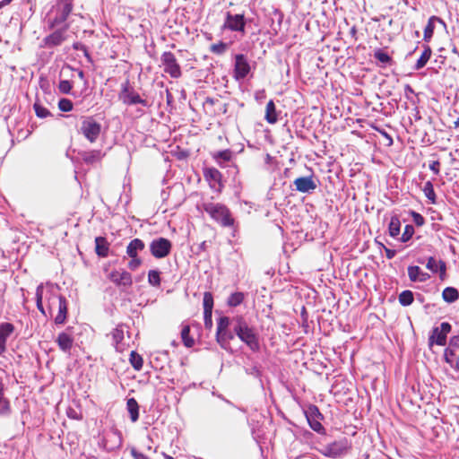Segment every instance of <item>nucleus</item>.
<instances>
[{
  "label": "nucleus",
  "instance_id": "obj_1",
  "mask_svg": "<svg viewBox=\"0 0 459 459\" xmlns=\"http://www.w3.org/2000/svg\"><path fill=\"white\" fill-rule=\"evenodd\" d=\"M233 330L236 335L245 342L252 351H258L260 344L258 336L253 327H250L242 316H236L232 318Z\"/></svg>",
  "mask_w": 459,
  "mask_h": 459
},
{
  "label": "nucleus",
  "instance_id": "obj_2",
  "mask_svg": "<svg viewBox=\"0 0 459 459\" xmlns=\"http://www.w3.org/2000/svg\"><path fill=\"white\" fill-rule=\"evenodd\" d=\"M204 211L209 214V216L223 228H230L235 224V219L229 209L223 204L205 202L203 204Z\"/></svg>",
  "mask_w": 459,
  "mask_h": 459
},
{
  "label": "nucleus",
  "instance_id": "obj_3",
  "mask_svg": "<svg viewBox=\"0 0 459 459\" xmlns=\"http://www.w3.org/2000/svg\"><path fill=\"white\" fill-rule=\"evenodd\" d=\"M118 99L127 106L141 104L143 107L148 106V101L143 99L138 92L131 86L129 80H126L121 85Z\"/></svg>",
  "mask_w": 459,
  "mask_h": 459
},
{
  "label": "nucleus",
  "instance_id": "obj_4",
  "mask_svg": "<svg viewBox=\"0 0 459 459\" xmlns=\"http://www.w3.org/2000/svg\"><path fill=\"white\" fill-rule=\"evenodd\" d=\"M351 450V441L346 437H342L325 446L321 453L325 456L337 458L348 454Z\"/></svg>",
  "mask_w": 459,
  "mask_h": 459
},
{
  "label": "nucleus",
  "instance_id": "obj_5",
  "mask_svg": "<svg viewBox=\"0 0 459 459\" xmlns=\"http://www.w3.org/2000/svg\"><path fill=\"white\" fill-rule=\"evenodd\" d=\"M160 62L164 73L168 74L171 78L178 79L181 77L182 71L180 65L172 52H164L160 56Z\"/></svg>",
  "mask_w": 459,
  "mask_h": 459
},
{
  "label": "nucleus",
  "instance_id": "obj_6",
  "mask_svg": "<svg viewBox=\"0 0 459 459\" xmlns=\"http://www.w3.org/2000/svg\"><path fill=\"white\" fill-rule=\"evenodd\" d=\"M101 132V125L92 117H86L82 121L81 133L90 142L95 143Z\"/></svg>",
  "mask_w": 459,
  "mask_h": 459
},
{
  "label": "nucleus",
  "instance_id": "obj_7",
  "mask_svg": "<svg viewBox=\"0 0 459 459\" xmlns=\"http://www.w3.org/2000/svg\"><path fill=\"white\" fill-rule=\"evenodd\" d=\"M108 279L117 288L126 290L133 286V276L125 269H114L108 274Z\"/></svg>",
  "mask_w": 459,
  "mask_h": 459
},
{
  "label": "nucleus",
  "instance_id": "obj_8",
  "mask_svg": "<svg viewBox=\"0 0 459 459\" xmlns=\"http://www.w3.org/2000/svg\"><path fill=\"white\" fill-rule=\"evenodd\" d=\"M224 30L246 34V19L244 13L232 14L230 12L225 13V21L222 25Z\"/></svg>",
  "mask_w": 459,
  "mask_h": 459
},
{
  "label": "nucleus",
  "instance_id": "obj_9",
  "mask_svg": "<svg viewBox=\"0 0 459 459\" xmlns=\"http://www.w3.org/2000/svg\"><path fill=\"white\" fill-rule=\"evenodd\" d=\"M172 249V243L169 239L160 237L150 243V252L157 259L168 256Z\"/></svg>",
  "mask_w": 459,
  "mask_h": 459
},
{
  "label": "nucleus",
  "instance_id": "obj_10",
  "mask_svg": "<svg viewBox=\"0 0 459 459\" xmlns=\"http://www.w3.org/2000/svg\"><path fill=\"white\" fill-rule=\"evenodd\" d=\"M452 326L448 322H443L440 326L434 327L429 337V346L434 344L445 346L446 344L447 334L451 332Z\"/></svg>",
  "mask_w": 459,
  "mask_h": 459
},
{
  "label": "nucleus",
  "instance_id": "obj_11",
  "mask_svg": "<svg viewBox=\"0 0 459 459\" xmlns=\"http://www.w3.org/2000/svg\"><path fill=\"white\" fill-rule=\"evenodd\" d=\"M305 415L310 428L314 431L317 433H323L325 431V428L321 423L324 417L316 405H309L305 411Z\"/></svg>",
  "mask_w": 459,
  "mask_h": 459
},
{
  "label": "nucleus",
  "instance_id": "obj_12",
  "mask_svg": "<svg viewBox=\"0 0 459 459\" xmlns=\"http://www.w3.org/2000/svg\"><path fill=\"white\" fill-rule=\"evenodd\" d=\"M230 320L228 316H221L217 323L216 340L218 343L225 348V345L234 338L233 334L228 331Z\"/></svg>",
  "mask_w": 459,
  "mask_h": 459
},
{
  "label": "nucleus",
  "instance_id": "obj_13",
  "mask_svg": "<svg viewBox=\"0 0 459 459\" xmlns=\"http://www.w3.org/2000/svg\"><path fill=\"white\" fill-rule=\"evenodd\" d=\"M251 67L243 54H238L235 56L234 64V78L238 81L243 80L250 73Z\"/></svg>",
  "mask_w": 459,
  "mask_h": 459
},
{
  "label": "nucleus",
  "instance_id": "obj_14",
  "mask_svg": "<svg viewBox=\"0 0 459 459\" xmlns=\"http://www.w3.org/2000/svg\"><path fill=\"white\" fill-rule=\"evenodd\" d=\"M441 26L443 29H446V24L443 19L438 16L432 15L429 18L427 25L423 31V40L429 42L433 37L434 31L437 26Z\"/></svg>",
  "mask_w": 459,
  "mask_h": 459
},
{
  "label": "nucleus",
  "instance_id": "obj_15",
  "mask_svg": "<svg viewBox=\"0 0 459 459\" xmlns=\"http://www.w3.org/2000/svg\"><path fill=\"white\" fill-rule=\"evenodd\" d=\"M52 300H58V313L55 317V323L56 325H63L65 324L66 317H67V312H68V307H67V300L64 296L61 295H53L51 297Z\"/></svg>",
  "mask_w": 459,
  "mask_h": 459
},
{
  "label": "nucleus",
  "instance_id": "obj_16",
  "mask_svg": "<svg viewBox=\"0 0 459 459\" xmlns=\"http://www.w3.org/2000/svg\"><path fill=\"white\" fill-rule=\"evenodd\" d=\"M296 190L300 193H309L316 188L313 177H300L294 180Z\"/></svg>",
  "mask_w": 459,
  "mask_h": 459
},
{
  "label": "nucleus",
  "instance_id": "obj_17",
  "mask_svg": "<svg viewBox=\"0 0 459 459\" xmlns=\"http://www.w3.org/2000/svg\"><path fill=\"white\" fill-rule=\"evenodd\" d=\"M426 267L432 273H439V278L444 281L446 278V264L443 260L437 261L433 256L428 258Z\"/></svg>",
  "mask_w": 459,
  "mask_h": 459
},
{
  "label": "nucleus",
  "instance_id": "obj_18",
  "mask_svg": "<svg viewBox=\"0 0 459 459\" xmlns=\"http://www.w3.org/2000/svg\"><path fill=\"white\" fill-rule=\"evenodd\" d=\"M66 28H62L55 30L53 33L44 39L47 47H55L60 45L65 40Z\"/></svg>",
  "mask_w": 459,
  "mask_h": 459
},
{
  "label": "nucleus",
  "instance_id": "obj_19",
  "mask_svg": "<svg viewBox=\"0 0 459 459\" xmlns=\"http://www.w3.org/2000/svg\"><path fill=\"white\" fill-rule=\"evenodd\" d=\"M14 326L11 323H3L0 325V355L6 350V341L13 333Z\"/></svg>",
  "mask_w": 459,
  "mask_h": 459
},
{
  "label": "nucleus",
  "instance_id": "obj_20",
  "mask_svg": "<svg viewBox=\"0 0 459 459\" xmlns=\"http://www.w3.org/2000/svg\"><path fill=\"white\" fill-rule=\"evenodd\" d=\"M408 276L410 281H425L429 279V274L421 271L417 265H411L408 267Z\"/></svg>",
  "mask_w": 459,
  "mask_h": 459
},
{
  "label": "nucleus",
  "instance_id": "obj_21",
  "mask_svg": "<svg viewBox=\"0 0 459 459\" xmlns=\"http://www.w3.org/2000/svg\"><path fill=\"white\" fill-rule=\"evenodd\" d=\"M56 342L61 351L67 352L73 347L74 338L71 334L62 332L57 335Z\"/></svg>",
  "mask_w": 459,
  "mask_h": 459
},
{
  "label": "nucleus",
  "instance_id": "obj_22",
  "mask_svg": "<svg viewBox=\"0 0 459 459\" xmlns=\"http://www.w3.org/2000/svg\"><path fill=\"white\" fill-rule=\"evenodd\" d=\"M145 244L140 238L132 239L126 247V255L130 258H134L138 256V252H141L144 249Z\"/></svg>",
  "mask_w": 459,
  "mask_h": 459
},
{
  "label": "nucleus",
  "instance_id": "obj_23",
  "mask_svg": "<svg viewBox=\"0 0 459 459\" xmlns=\"http://www.w3.org/2000/svg\"><path fill=\"white\" fill-rule=\"evenodd\" d=\"M109 243L105 237L95 238V252L100 257H107L109 252Z\"/></svg>",
  "mask_w": 459,
  "mask_h": 459
},
{
  "label": "nucleus",
  "instance_id": "obj_24",
  "mask_svg": "<svg viewBox=\"0 0 459 459\" xmlns=\"http://www.w3.org/2000/svg\"><path fill=\"white\" fill-rule=\"evenodd\" d=\"M104 154L100 150H92L82 153V159L86 164H94L100 162Z\"/></svg>",
  "mask_w": 459,
  "mask_h": 459
},
{
  "label": "nucleus",
  "instance_id": "obj_25",
  "mask_svg": "<svg viewBox=\"0 0 459 459\" xmlns=\"http://www.w3.org/2000/svg\"><path fill=\"white\" fill-rule=\"evenodd\" d=\"M264 119L269 124H275L278 121V114L276 107L273 100H270L265 106V116Z\"/></svg>",
  "mask_w": 459,
  "mask_h": 459
},
{
  "label": "nucleus",
  "instance_id": "obj_26",
  "mask_svg": "<svg viewBox=\"0 0 459 459\" xmlns=\"http://www.w3.org/2000/svg\"><path fill=\"white\" fill-rule=\"evenodd\" d=\"M111 334L116 350L119 352H123L125 350V345L123 344L124 331L119 328H115Z\"/></svg>",
  "mask_w": 459,
  "mask_h": 459
},
{
  "label": "nucleus",
  "instance_id": "obj_27",
  "mask_svg": "<svg viewBox=\"0 0 459 459\" xmlns=\"http://www.w3.org/2000/svg\"><path fill=\"white\" fill-rule=\"evenodd\" d=\"M126 409L130 414L131 420L133 422L137 421L139 419V404L134 398L127 399Z\"/></svg>",
  "mask_w": 459,
  "mask_h": 459
},
{
  "label": "nucleus",
  "instance_id": "obj_28",
  "mask_svg": "<svg viewBox=\"0 0 459 459\" xmlns=\"http://www.w3.org/2000/svg\"><path fill=\"white\" fill-rule=\"evenodd\" d=\"M431 55H432L431 48L429 45L424 46V50L415 64V69L420 70V69L423 68L427 65L429 60L430 59Z\"/></svg>",
  "mask_w": 459,
  "mask_h": 459
},
{
  "label": "nucleus",
  "instance_id": "obj_29",
  "mask_svg": "<svg viewBox=\"0 0 459 459\" xmlns=\"http://www.w3.org/2000/svg\"><path fill=\"white\" fill-rule=\"evenodd\" d=\"M204 177L208 181L221 184L222 174L215 168H207L204 169Z\"/></svg>",
  "mask_w": 459,
  "mask_h": 459
},
{
  "label": "nucleus",
  "instance_id": "obj_30",
  "mask_svg": "<svg viewBox=\"0 0 459 459\" xmlns=\"http://www.w3.org/2000/svg\"><path fill=\"white\" fill-rule=\"evenodd\" d=\"M442 299L447 303H454L459 299V291L454 287H446L442 291Z\"/></svg>",
  "mask_w": 459,
  "mask_h": 459
},
{
  "label": "nucleus",
  "instance_id": "obj_31",
  "mask_svg": "<svg viewBox=\"0 0 459 459\" xmlns=\"http://www.w3.org/2000/svg\"><path fill=\"white\" fill-rule=\"evenodd\" d=\"M422 191L431 204H437V195H436L434 186H433V184L431 183V181H427L424 184Z\"/></svg>",
  "mask_w": 459,
  "mask_h": 459
},
{
  "label": "nucleus",
  "instance_id": "obj_32",
  "mask_svg": "<svg viewBox=\"0 0 459 459\" xmlns=\"http://www.w3.org/2000/svg\"><path fill=\"white\" fill-rule=\"evenodd\" d=\"M129 361L133 368L136 371H140L143 368V357L134 351L130 353Z\"/></svg>",
  "mask_w": 459,
  "mask_h": 459
},
{
  "label": "nucleus",
  "instance_id": "obj_33",
  "mask_svg": "<svg viewBox=\"0 0 459 459\" xmlns=\"http://www.w3.org/2000/svg\"><path fill=\"white\" fill-rule=\"evenodd\" d=\"M181 339L184 345L187 348H192L195 345V340L190 336V326L184 325L181 330Z\"/></svg>",
  "mask_w": 459,
  "mask_h": 459
},
{
  "label": "nucleus",
  "instance_id": "obj_34",
  "mask_svg": "<svg viewBox=\"0 0 459 459\" xmlns=\"http://www.w3.org/2000/svg\"><path fill=\"white\" fill-rule=\"evenodd\" d=\"M245 299V294L243 292H234L230 295L227 300V304L230 307H237L240 305Z\"/></svg>",
  "mask_w": 459,
  "mask_h": 459
},
{
  "label": "nucleus",
  "instance_id": "obj_35",
  "mask_svg": "<svg viewBox=\"0 0 459 459\" xmlns=\"http://www.w3.org/2000/svg\"><path fill=\"white\" fill-rule=\"evenodd\" d=\"M401 222L397 216L391 218L388 231L391 237H397L400 234Z\"/></svg>",
  "mask_w": 459,
  "mask_h": 459
},
{
  "label": "nucleus",
  "instance_id": "obj_36",
  "mask_svg": "<svg viewBox=\"0 0 459 459\" xmlns=\"http://www.w3.org/2000/svg\"><path fill=\"white\" fill-rule=\"evenodd\" d=\"M399 302L402 306H410L411 304H412L413 300H414V298H413V293L411 290H403V292H401V294L399 295Z\"/></svg>",
  "mask_w": 459,
  "mask_h": 459
},
{
  "label": "nucleus",
  "instance_id": "obj_37",
  "mask_svg": "<svg viewBox=\"0 0 459 459\" xmlns=\"http://www.w3.org/2000/svg\"><path fill=\"white\" fill-rule=\"evenodd\" d=\"M33 108L36 116L39 118H46L51 116L50 111L38 101L34 103Z\"/></svg>",
  "mask_w": 459,
  "mask_h": 459
},
{
  "label": "nucleus",
  "instance_id": "obj_38",
  "mask_svg": "<svg viewBox=\"0 0 459 459\" xmlns=\"http://www.w3.org/2000/svg\"><path fill=\"white\" fill-rule=\"evenodd\" d=\"M160 273L157 270H151L148 273V282L153 287H159L161 280L160 276Z\"/></svg>",
  "mask_w": 459,
  "mask_h": 459
},
{
  "label": "nucleus",
  "instance_id": "obj_39",
  "mask_svg": "<svg viewBox=\"0 0 459 459\" xmlns=\"http://www.w3.org/2000/svg\"><path fill=\"white\" fill-rule=\"evenodd\" d=\"M374 56L378 62L384 65H390L392 63L391 56L386 52H384L381 49L377 50L374 53Z\"/></svg>",
  "mask_w": 459,
  "mask_h": 459
},
{
  "label": "nucleus",
  "instance_id": "obj_40",
  "mask_svg": "<svg viewBox=\"0 0 459 459\" xmlns=\"http://www.w3.org/2000/svg\"><path fill=\"white\" fill-rule=\"evenodd\" d=\"M42 299H43V286L39 285L37 287V290H36V304H37L38 309L41 312V314L46 316V312H45V309H44V307L42 304Z\"/></svg>",
  "mask_w": 459,
  "mask_h": 459
},
{
  "label": "nucleus",
  "instance_id": "obj_41",
  "mask_svg": "<svg viewBox=\"0 0 459 459\" xmlns=\"http://www.w3.org/2000/svg\"><path fill=\"white\" fill-rule=\"evenodd\" d=\"M203 304H204V311H207V312L212 311L213 297L211 292L206 291L204 293Z\"/></svg>",
  "mask_w": 459,
  "mask_h": 459
},
{
  "label": "nucleus",
  "instance_id": "obj_42",
  "mask_svg": "<svg viewBox=\"0 0 459 459\" xmlns=\"http://www.w3.org/2000/svg\"><path fill=\"white\" fill-rule=\"evenodd\" d=\"M228 49V44L222 41L212 44L210 47V50L212 53L216 55H221Z\"/></svg>",
  "mask_w": 459,
  "mask_h": 459
},
{
  "label": "nucleus",
  "instance_id": "obj_43",
  "mask_svg": "<svg viewBox=\"0 0 459 459\" xmlns=\"http://www.w3.org/2000/svg\"><path fill=\"white\" fill-rule=\"evenodd\" d=\"M212 157L215 160H222L224 161H229L231 159V152L230 150H223L221 152H217L212 154Z\"/></svg>",
  "mask_w": 459,
  "mask_h": 459
},
{
  "label": "nucleus",
  "instance_id": "obj_44",
  "mask_svg": "<svg viewBox=\"0 0 459 459\" xmlns=\"http://www.w3.org/2000/svg\"><path fill=\"white\" fill-rule=\"evenodd\" d=\"M73 107V102L68 99H61L58 102V108L63 112L71 111Z\"/></svg>",
  "mask_w": 459,
  "mask_h": 459
},
{
  "label": "nucleus",
  "instance_id": "obj_45",
  "mask_svg": "<svg viewBox=\"0 0 459 459\" xmlns=\"http://www.w3.org/2000/svg\"><path fill=\"white\" fill-rule=\"evenodd\" d=\"M73 88L72 83L68 80H62L59 82L58 90L64 94H69Z\"/></svg>",
  "mask_w": 459,
  "mask_h": 459
},
{
  "label": "nucleus",
  "instance_id": "obj_46",
  "mask_svg": "<svg viewBox=\"0 0 459 459\" xmlns=\"http://www.w3.org/2000/svg\"><path fill=\"white\" fill-rule=\"evenodd\" d=\"M413 234H414V228H413V226L412 225H406L404 227L403 233L402 234L401 240L403 242H407L408 240H410Z\"/></svg>",
  "mask_w": 459,
  "mask_h": 459
},
{
  "label": "nucleus",
  "instance_id": "obj_47",
  "mask_svg": "<svg viewBox=\"0 0 459 459\" xmlns=\"http://www.w3.org/2000/svg\"><path fill=\"white\" fill-rule=\"evenodd\" d=\"M11 412V405L8 399L3 395V401L0 402V414L7 415Z\"/></svg>",
  "mask_w": 459,
  "mask_h": 459
},
{
  "label": "nucleus",
  "instance_id": "obj_48",
  "mask_svg": "<svg viewBox=\"0 0 459 459\" xmlns=\"http://www.w3.org/2000/svg\"><path fill=\"white\" fill-rule=\"evenodd\" d=\"M410 213H411V215L412 217V221L416 226L420 227V226L424 225L425 219L420 213H419L415 211H411Z\"/></svg>",
  "mask_w": 459,
  "mask_h": 459
},
{
  "label": "nucleus",
  "instance_id": "obj_49",
  "mask_svg": "<svg viewBox=\"0 0 459 459\" xmlns=\"http://www.w3.org/2000/svg\"><path fill=\"white\" fill-rule=\"evenodd\" d=\"M455 356V352L451 347H448L445 350L444 359H445L446 362L450 364L451 366H453V361H454Z\"/></svg>",
  "mask_w": 459,
  "mask_h": 459
},
{
  "label": "nucleus",
  "instance_id": "obj_50",
  "mask_svg": "<svg viewBox=\"0 0 459 459\" xmlns=\"http://www.w3.org/2000/svg\"><path fill=\"white\" fill-rule=\"evenodd\" d=\"M142 264H143L142 259L139 256H136L134 258H131V260L127 264V267L131 271H135L142 265Z\"/></svg>",
  "mask_w": 459,
  "mask_h": 459
},
{
  "label": "nucleus",
  "instance_id": "obj_51",
  "mask_svg": "<svg viewBox=\"0 0 459 459\" xmlns=\"http://www.w3.org/2000/svg\"><path fill=\"white\" fill-rule=\"evenodd\" d=\"M130 454L134 459H150L148 456L139 452L135 447H131Z\"/></svg>",
  "mask_w": 459,
  "mask_h": 459
},
{
  "label": "nucleus",
  "instance_id": "obj_52",
  "mask_svg": "<svg viewBox=\"0 0 459 459\" xmlns=\"http://www.w3.org/2000/svg\"><path fill=\"white\" fill-rule=\"evenodd\" d=\"M441 163L439 160H433L429 163V168L432 170L436 175H438L440 172Z\"/></svg>",
  "mask_w": 459,
  "mask_h": 459
},
{
  "label": "nucleus",
  "instance_id": "obj_53",
  "mask_svg": "<svg viewBox=\"0 0 459 459\" xmlns=\"http://www.w3.org/2000/svg\"><path fill=\"white\" fill-rule=\"evenodd\" d=\"M72 12V5L70 4H65L63 11H62V16L60 21L65 22L67 17L69 16L70 13Z\"/></svg>",
  "mask_w": 459,
  "mask_h": 459
},
{
  "label": "nucleus",
  "instance_id": "obj_54",
  "mask_svg": "<svg viewBox=\"0 0 459 459\" xmlns=\"http://www.w3.org/2000/svg\"><path fill=\"white\" fill-rule=\"evenodd\" d=\"M212 311H204V324L206 327H212Z\"/></svg>",
  "mask_w": 459,
  "mask_h": 459
},
{
  "label": "nucleus",
  "instance_id": "obj_55",
  "mask_svg": "<svg viewBox=\"0 0 459 459\" xmlns=\"http://www.w3.org/2000/svg\"><path fill=\"white\" fill-rule=\"evenodd\" d=\"M67 415L69 418L74 419V420H82V415H78L74 410H70L67 412Z\"/></svg>",
  "mask_w": 459,
  "mask_h": 459
},
{
  "label": "nucleus",
  "instance_id": "obj_56",
  "mask_svg": "<svg viewBox=\"0 0 459 459\" xmlns=\"http://www.w3.org/2000/svg\"><path fill=\"white\" fill-rule=\"evenodd\" d=\"M385 255L388 259H392L396 254L395 250L389 249L387 247H385Z\"/></svg>",
  "mask_w": 459,
  "mask_h": 459
},
{
  "label": "nucleus",
  "instance_id": "obj_57",
  "mask_svg": "<svg viewBox=\"0 0 459 459\" xmlns=\"http://www.w3.org/2000/svg\"><path fill=\"white\" fill-rule=\"evenodd\" d=\"M216 101H218V100H214L212 98L208 97V98L205 99L204 104H207V105H210V106H213Z\"/></svg>",
  "mask_w": 459,
  "mask_h": 459
},
{
  "label": "nucleus",
  "instance_id": "obj_58",
  "mask_svg": "<svg viewBox=\"0 0 459 459\" xmlns=\"http://www.w3.org/2000/svg\"><path fill=\"white\" fill-rule=\"evenodd\" d=\"M458 342H459V336H455L453 337L451 340H450V346L449 347H452L454 345H457L458 344Z\"/></svg>",
  "mask_w": 459,
  "mask_h": 459
},
{
  "label": "nucleus",
  "instance_id": "obj_59",
  "mask_svg": "<svg viewBox=\"0 0 459 459\" xmlns=\"http://www.w3.org/2000/svg\"><path fill=\"white\" fill-rule=\"evenodd\" d=\"M3 395H4V388L2 381H0V402L3 401Z\"/></svg>",
  "mask_w": 459,
  "mask_h": 459
},
{
  "label": "nucleus",
  "instance_id": "obj_60",
  "mask_svg": "<svg viewBox=\"0 0 459 459\" xmlns=\"http://www.w3.org/2000/svg\"><path fill=\"white\" fill-rule=\"evenodd\" d=\"M11 2H12V0H2V1H0V9H2L3 7L8 5Z\"/></svg>",
  "mask_w": 459,
  "mask_h": 459
},
{
  "label": "nucleus",
  "instance_id": "obj_61",
  "mask_svg": "<svg viewBox=\"0 0 459 459\" xmlns=\"http://www.w3.org/2000/svg\"><path fill=\"white\" fill-rule=\"evenodd\" d=\"M206 247H207V246H206V241H204V242H202V243L200 244L199 248H200L202 251H205V250H206Z\"/></svg>",
  "mask_w": 459,
  "mask_h": 459
},
{
  "label": "nucleus",
  "instance_id": "obj_62",
  "mask_svg": "<svg viewBox=\"0 0 459 459\" xmlns=\"http://www.w3.org/2000/svg\"><path fill=\"white\" fill-rule=\"evenodd\" d=\"M78 76L80 79L83 80L84 79V73L82 70H79L78 71Z\"/></svg>",
  "mask_w": 459,
  "mask_h": 459
},
{
  "label": "nucleus",
  "instance_id": "obj_63",
  "mask_svg": "<svg viewBox=\"0 0 459 459\" xmlns=\"http://www.w3.org/2000/svg\"><path fill=\"white\" fill-rule=\"evenodd\" d=\"M455 368L456 370H458V371H459V355H458V357L456 358V361H455Z\"/></svg>",
  "mask_w": 459,
  "mask_h": 459
},
{
  "label": "nucleus",
  "instance_id": "obj_64",
  "mask_svg": "<svg viewBox=\"0 0 459 459\" xmlns=\"http://www.w3.org/2000/svg\"><path fill=\"white\" fill-rule=\"evenodd\" d=\"M163 456L165 457V459H174L172 456H170L167 454H163Z\"/></svg>",
  "mask_w": 459,
  "mask_h": 459
}]
</instances>
